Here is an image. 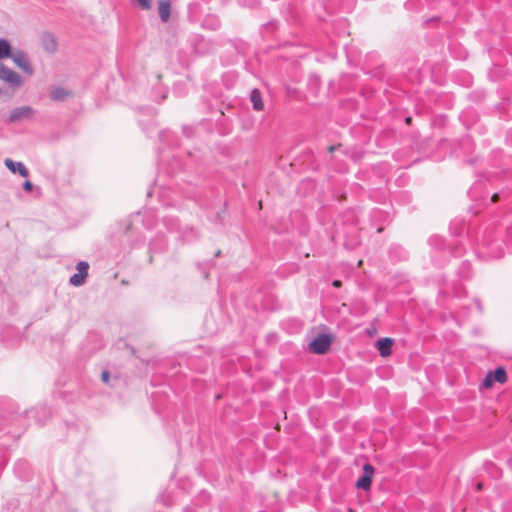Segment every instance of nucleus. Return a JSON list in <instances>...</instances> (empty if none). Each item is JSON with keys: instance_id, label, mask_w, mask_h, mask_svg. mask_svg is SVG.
Masks as SVG:
<instances>
[{"instance_id": "obj_16", "label": "nucleus", "mask_w": 512, "mask_h": 512, "mask_svg": "<svg viewBox=\"0 0 512 512\" xmlns=\"http://www.w3.org/2000/svg\"><path fill=\"white\" fill-rule=\"evenodd\" d=\"M85 279L86 277L83 275V273L77 272L70 277L69 283L73 286L78 287L84 284Z\"/></svg>"}, {"instance_id": "obj_10", "label": "nucleus", "mask_w": 512, "mask_h": 512, "mask_svg": "<svg viewBox=\"0 0 512 512\" xmlns=\"http://www.w3.org/2000/svg\"><path fill=\"white\" fill-rule=\"evenodd\" d=\"M42 44L44 49L49 53H54L57 50V42L53 34L45 33L42 36Z\"/></svg>"}, {"instance_id": "obj_24", "label": "nucleus", "mask_w": 512, "mask_h": 512, "mask_svg": "<svg viewBox=\"0 0 512 512\" xmlns=\"http://www.w3.org/2000/svg\"><path fill=\"white\" fill-rule=\"evenodd\" d=\"M33 188V184L32 182H30L29 180H26L24 183H23V189L27 192H30Z\"/></svg>"}, {"instance_id": "obj_23", "label": "nucleus", "mask_w": 512, "mask_h": 512, "mask_svg": "<svg viewBox=\"0 0 512 512\" xmlns=\"http://www.w3.org/2000/svg\"><path fill=\"white\" fill-rule=\"evenodd\" d=\"M101 379L105 384H109V380H110L109 371H107V370L103 371L101 374Z\"/></svg>"}, {"instance_id": "obj_19", "label": "nucleus", "mask_w": 512, "mask_h": 512, "mask_svg": "<svg viewBox=\"0 0 512 512\" xmlns=\"http://www.w3.org/2000/svg\"><path fill=\"white\" fill-rule=\"evenodd\" d=\"M78 273H83L85 277L88 275L89 264L86 261H79L76 265Z\"/></svg>"}, {"instance_id": "obj_22", "label": "nucleus", "mask_w": 512, "mask_h": 512, "mask_svg": "<svg viewBox=\"0 0 512 512\" xmlns=\"http://www.w3.org/2000/svg\"><path fill=\"white\" fill-rule=\"evenodd\" d=\"M21 417L22 415L15 414L13 411L9 412L8 415L1 414V418L4 419L5 421L18 420Z\"/></svg>"}, {"instance_id": "obj_26", "label": "nucleus", "mask_w": 512, "mask_h": 512, "mask_svg": "<svg viewBox=\"0 0 512 512\" xmlns=\"http://www.w3.org/2000/svg\"><path fill=\"white\" fill-rule=\"evenodd\" d=\"M341 285H342V282L340 280L336 279L332 282V286L335 288H339V287H341Z\"/></svg>"}, {"instance_id": "obj_5", "label": "nucleus", "mask_w": 512, "mask_h": 512, "mask_svg": "<svg viewBox=\"0 0 512 512\" xmlns=\"http://www.w3.org/2000/svg\"><path fill=\"white\" fill-rule=\"evenodd\" d=\"M11 59L19 67L23 72L32 75L34 70L33 67L27 57V55L23 51H17L12 54Z\"/></svg>"}, {"instance_id": "obj_13", "label": "nucleus", "mask_w": 512, "mask_h": 512, "mask_svg": "<svg viewBox=\"0 0 512 512\" xmlns=\"http://www.w3.org/2000/svg\"><path fill=\"white\" fill-rule=\"evenodd\" d=\"M70 95V91L63 87H55L50 92V98L54 101H64Z\"/></svg>"}, {"instance_id": "obj_29", "label": "nucleus", "mask_w": 512, "mask_h": 512, "mask_svg": "<svg viewBox=\"0 0 512 512\" xmlns=\"http://www.w3.org/2000/svg\"><path fill=\"white\" fill-rule=\"evenodd\" d=\"M334 150H335V146H330V147H329V151H330V152H332V151H334Z\"/></svg>"}, {"instance_id": "obj_7", "label": "nucleus", "mask_w": 512, "mask_h": 512, "mask_svg": "<svg viewBox=\"0 0 512 512\" xmlns=\"http://www.w3.org/2000/svg\"><path fill=\"white\" fill-rule=\"evenodd\" d=\"M379 354L382 357H387L392 353L393 340L389 337L381 338L376 342Z\"/></svg>"}, {"instance_id": "obj_8", "label": "nucleus", "mask_w": 512, "mask_h": 512, "mask_svg": "<svg viewBox=\"0 0 512 512\" xmlns=\"http://www.w3.org/2000/svg\"><path fill=\"white\" fill-rule=\"evenodd\" d=\"M5 165L12 173H19L22 177L29 175L27 167L22 162H15L7 158L5 159Z\"/></svg>"}, {"instance_id": "obj_32", "label": "nucleus", "mask_w": 512, "mask_h": 512, "mask_svg": "<svg viewBox=\"0 0 512 512\" xmlns=\"http://www.w3.org/2000/svg\"><path fill=\"white\" fill-rule=\"evenodd\" d=\"M2 93V90L0 89V94Z\"/></svg>"}, {"instance_id": "obj_15", "label": "nucleus", "mask_w": 512, "mask_h": 512, "mask_svg": "<svg viewBox=\"0 0 512 512\" xmlns=\"http://www.w3.org/2000/svg\"><path fill=\"white\" fill-rule=\"evenodd\" d=\"M12 47L8 40L0 38V60L11 58Z\"/></svg>"}, {"instance_id": "obj_21", "label": "nucleus", "mask_w": 512, "mask_h": 512, "mask_svg": "<svg viewBox=\"0 0 512 512\" xmlns=\"http://www.w3.org/2000/svg\"><path fill=\"white\" fill-rule=\"evenodd\" d=\"M494 383H495V381L493 380V377L491 376V374L488 371L485 378L482 381L481 386L485 389H489L494 385Z\"/></svg>"}, {"instance_id": "obj_2", "label": "nucleus", "mask_w": 512, "mask_h": 512, "mask_svg": "<svg viewBox=\"0 0 512 512\" xmlns=\"http://www.w3.org/2000/svg\"><path fill=\"white\" fill-rule=\"evenodd\" d=\"M23 414L25 417L33 419L36 425L42 426L51 417V409L46 405H40L24 411Z\"/></svg>"}, {"instance_id": "obj_11", "label": "nucleus", "mask_w": 512, "mask_h": 512, "mask_svg": "<svg viewBox=\"0 0 512 512\" xmlns=\"http://www.w3.org/2000/svg\"><path fill=\"white\" fill-rule=\"evenodd\" d=\"M250 101L252 103V107L255 111H262L264 108V103L262 100L261 92L258 89H253L250 92Z\"/></svg>"}, {"instance_id": "obj_17", "label": "nucleus", "mask_w": 512, "mask_h": 512, "mask_svg": "<svg viewBox=\"0 0 512 512\" xmlns=\"http://www.w3.org/2000/svg\"><path fill=\"white\" fill-rule=\"evenodd\" d=\"M27 468V464L25 461H22V460H19L15 467H14V470H15V473L17 474L18 477H20L21 479H24L25 478V470Z\"/></svg>"}, {"instance_id": "obj_3", "label": "nucleus", "mask_w": 512, "mask_h": 512, "mask_svg": "<svg viewBox=\"0 0 512 512\" xmlns=\"http://www.w3.org/2000/svg\"><path fill=\"white\" fill-rule=\"evenodd\" d=\"M375 472V468L370 463H365L363 465V474L358 478L355 483V487L357 489H362L364 491H369L372 485V479Z\"/></svg>"}, {"instance_id": "obj_9", "label": "nucleus", "mask_w": 512, "mask_h": 512, "mask_svg": "<svg viewBox=\"0 0 512 512\" xmlns=\"http://www.w3.org/2000/svg\"><path fill=\"white\" fill-rule=\"evenodd\" d=\"M159 17L162 22H167L171 14V3L169 0H159L158 2Z\"/></svg>"}, {"instance_id": "obj_20", "label": "nucleus", "mask_w": 512, "mask_h": 512, "mask_svg": "<svg viewBox=\"0 0 512 512\" xmlns=\"http://www.w3.org/2000/svg\"><path fill=\"white\" fill-rule=\"evenodd\" d=\"M494 383H495V381L493 380V377L491 376V374L488 371L485 378L482 381L481 386L485 389H489L494 385Z\"/></svg>"}, {"instance_id": "obj_4", "label": "nucleus", "mask_w": 512, "mask_h": 512, "mask_svg": "<svg viewBox=\"0 0 512 512\" xmlns=\"http://www.w3.org/2000/svg\"><path fill=\"white\" fill-rule=\"evenodd\" d=\"M0 79L15 87H20L23 83L22 77L4 64H0Z\"/></svg>"}, {"instance_id": "obj_1", "label": "nucleus", "mask_w": 512, "mask_h": 512, "mask_svg": "<svg viewBox=\"0 0 512 512\" xmlns=\"http://www.w3.org/2000/svg\"><path fill=\"white\" fill-rule=\"evenodd\" d=\"M332 337L329 334H319L309 344L308 349L311 353L317 355L325 354L331 347Z\"/></svg>"}, {"instance_id": "obj_12", "label": "nucleus", "mask_w": 512, "mask_h": 512, "mask_svg": "<svg viewBox=\"0 0 512 512\" xmlns=\"http://www.w3.org/2000/svg\"><path fill=\"white\" fill-rule=\"evenodd\" d=\"M495 383L504 384L507 381V372L504 367L498 366L495 370L489 371Z\"/></svg>"}, {"instance_id": "obj_31", "label": "nucleus", "mask_w": 512, "mask_h": 512, "mask_svg": "<svg viewBox=\"0 0 512 512\" xmlns=\"http://www.w3.org/2000/svg\"><path fill=\"white\" fill-rule=\"evenodd\" d=\"M220 253H221V251H220V250H219V251H217L216 256H219V255H220Z\"/></svg>"}, {"instance_id": "obj_28", "label": "nucleus", "mask_w": 512, "mask_h": 512, "mask_svg": "<svg viewBox=\"0 0 512 512\" xmlns=\"http://www.w3.org/2000/svg\"><path fill=\"white\" fill-rule=\"evenodd\" d=\"M477 489H478V490H481V489H482V483H478V484H477Z\"/></svg>"}, {"instance_id": "obj_30", "label": "nucleus", "mask_w": 512, "mask_h": 512, "mask_svg": "<svg viewBox=\"0 0 512 512\" xmlns=\"http://www.w3.org/2000/svg\"><path fill=\"white\" fill-rule=\"evenodd\" d=\"M410 122H411V117H407V118H406V123H408V124H409Z\"/></svg>"}, {"instance_id": "obj_14", "label": "nucleus", "mask_w": 512, "mask_h": 512, "mask_svg": "<svg viewBox=\"0 0 512 512\" xmlns=\"http://www.w3.org/2000/svg\"><path fill=\"white\" fill-rule=\"evenodd\" d=\"M198 237H199L198 232L194 228H191V227L185 228L180 235V238L182 239V241L186 242V243L193 242V241L197 240Z\"/></svg>"}, {"instance_id": "obj_18", "label": "nucleus", "mask_w": 512, "mask_h": 512, "mask_svg": "<svg viewBox=\"0 0 512 512\" xmlns=\"http://www.w3.org/2000/svg\"><path fill=\"white\" fill-rule=\"evenodd\" d=\"M132 3L140 7L142 10H150L152 8L151 0H134Z\"/></svg>"}, {"instance_id": "obj_25", "label": "nucleus", "mask_w": 512, "mask_h": 512, "mask_svg": "<svg viewBox=\"0 0 512 512\" xmlns=\"http://www.w3.org/2000/svg\"><path fill=\"white\" fill-rule=\"evenodd\" d=\"M499 198H500V194L499 193H495V194L492 195L491 201L493 203H496L499 200Z\"/></svg>"}, {"instance_id": "obj_27", "label": "nucleus", "mask_w": 512, "mask_h": 512, "mask_svg": "<svg viewBox=\"0 0 512 512\" xmlns=\"http://www.w3.org/2000/svg\"><path fill=\"white\" fill-rule=\"evenodd\" d=\"M475 304H476V306H477L478 310H479V311H482V305H481L480 300L476 299V300H475Z\"/></svg>"}, {"instance_id": "obj_6", "label": "nucleus", "mask_w": 512, "mask_h": 512, "mask_svg": "<svg viewBox=\"0 0 512 512\" xmlns=\"http://www.w3.org/2000/svg\"><path fill=\"white\" fill-rule=\"evenodd\" d=\"M34 110L30 106H20L14 108L8 118L10 123H15L23 119H29L33 116Z\"/></svg>"}]
</instances>
